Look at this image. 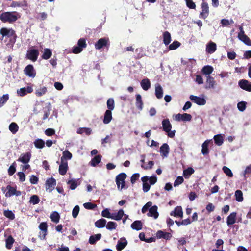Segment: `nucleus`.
I'll return each mask as SVG.
<instances>
[{
  "label": "nucleus",
  "mask_w": 251,
  "mask_h": 251,
  "mask_svg": "<svg viewBox=\"0 0 251 251\" xmlns=\"http://www.w3.org/2000/svg\"><path fill=\"white\" fill-rule=\"evenodd\" d=\"M0 34L2 35L1 39L4 37L9 38V42L7 45H13L16 41L17 35L12 28L2 27L0 30Z\"/></svg>",
  "instance_id": "1"
},
{
  "label": "nucleus",
  "mask_w": 251,
  "mask_h": 251,
  "mask_svg": "<svg viewBox=\"0 0 251 251\" xmlns=\"http://www.w3.org/2000/svg\"><path fill=\"white\" fill-rule=\"evenodd\" d=\"M16 12H4L0 15V19L3 23H13L18 19Z\"/></svg>",
  "instance_id": "2"
},
{
  "label": "nucleus",
  "mask_w": 251,
  "mask_h": 251,
  "mask_svg": "<svg viewBox=\"0 0 251 251\" xmlns=\"http://www.w3.org/2000/svg\"><path fill=\"white\" fill-rule=\"evenodd\" d=\"M163 130L167 132V135L170 138H173L175 135L176 131H171L172 125L168 119H164L162 122Z\"/></svg>",
  "instance_id": "3"
},
{
  "label": "nucleus",
  "mask_w": 251,
  "mask_h": 251,
  "mask_svg": "<svg viewBox=\"0 0 251 251\" xmlns=\"http://www.w3.org/2000/svg\"><path fill=\"white\" fill-rule=\"evenodd\" d=\"M127 175L125 173H121L116 177V183L119 190H121L126 185L125 179Z\"/></svg>",
  "instance_id": "4"
},
{
  "label": "nucleus",
  "mask_w": 251,
  "mask_h": 251,
  "mask_svg": "<svg viewBox=\"0 0 251 251\" xmlns=\"http://www.w3.org/2000/svg\"><path fill=\"white\" fill-rule=\"evenodd\" d=\"M86 46V40L84 38H80L78 41L77 46L73 47L72 52L75 54L79 53Z\"/></svg>",
  "instance_id": "5"
},
{
  "label": "nucleus",
  "mask_w": 251,
  "mask_h": 251,
  "mask_svg": "<svg viewBox=\"0 0 251 251\" xmlns=\"http://www.w3.org/2000/svg\"><path fill=\"white\" fill-rule=\"evenodd\" d=\"M110 45L109 39L107 38L99 39L95 44V48L97 50H100L102 48H108Z\"/></svg>",
  "instance_id": "6"
},
{
  "label": "nucleus",
  "mask_w": 251,
  "mask_h": 251,
  "mask_svg": "<svg viewBox=\"0 0 251 251\" xmlns=\"http://www.w3.org/2000/svg\"><path fill=\"white\" fill-rule=\"evenodd\" d=\"M39 228L40 230L38 237L41 240H46V235L48 233V225L46 222H42L39 226Z\"/></svg>",
  "instance_id": "7"
},
{
  "label": "nucleus",
  "mask_w": 251,
  "mask_h": 251,
  "mask_svg": "<svg viewBox=\"0 0 251 251\" xmlns=\"http://www.w3.org/2000/svg\"><path fill=\"white\" fill-rule=\"evenodd\" d=\"M240 32L238 33V37L240 40L248 46H251V40L245 34L242 26L239 27Z\"/></svg>",
  "instance_id": "8"
},
{
  "label": "nucleus",
  "mask_w": 251,
  "mask_h": 251,
  "mask_svg": "<svg viewBox=\"0 0 251 251\" xmlns=\"http://www.w3.org/2000/svg\"><path fill=\"white\" fill-rule=\"evenodd\" d=\"M39 52L37 49H30L27 51L26 57L28 59L35 62L38 58Z\"/></svg>",
  "instance_id": "9"
},
{
  "label": "nucleus",
  "mask_w": 251,
  "mask_h": 251,
  "mask_svg": "<svg viewBox=\"0 0 251 251\" xmlns=\"http://www.w3.org/2000/svg\"><path fill=\"white\" fill-rule=\"evenodd\" d=\"M56 185V181L53 177L48 178L46 181V189L49 192H51Z\"/></svg>",
  "instance_id": "10"
},
{
  "label": "nucleus",
  "mask_w": 251,
  "mask_h": 251,
  "mask_svg": "<svg viewBox=\"0 0 251 251\" xmlns=\"http://www.w3.org/2000/svg\"><path fill=\"white\" fill-rule=\"evenodd\" d=\"M201 9L202 11L200 14V18L205 19L208 17L209 11L208 3L204 0L201 3Z\"/></svg>",
  "instance_id": "11"
},
{
  "label": "nucleus",
  "mask_w": 251,
  "mask_h": 251,
  "mask_svg": "<svg viewBox=\"0 0 251 251\" xmlns=\"http://www.w3.org/2000/svg\"><path fill=\"white\" fill-rule=\"evenodd\" d=\"M192 118L191 115L188 113H179L174 115V119L177 121H190Z\"/></svg>",
  "instance_id": "12"
},
{
  "label": "nucleus",
  "mask_w": 251,
  "mask_h": 251,
  "mask_svg": "<svg viewBox=\"0 0 251 251\" xmlns=\"http://www.w3.org/2000/svg\"><path fill=\"white\" fill-rule=\"evenodd\" d=\"M24 72L26 75L30 77L34 78L36 76V71L31 64L27 65L24 69Z\"/></svg>",
  "instance_id": "13"
},
{
  "label": "nucleus",
  "mask_w": 251,
  "mask_h": 251,
  "mask_svg": "<svg viewBox=\"0 0 251 251\" xmlns=\"http://www.w3.org/2000/svg\"><path fill=\"white\" fill-rule=\"evenodd\" d=\"M239 86L243 90L248 92H251V82L246 79H241L239 81Z\"/></svg>",
  "instance_id": "14"
},
{
  "label": "nucleus",
  "mask_w": 251,
  "mask_h": 251,
  "mask_svg": "<svg viewBox=\"0 0 251 251\" xmlns=\"http://www.w3.org/2000/svg\"><path fill=\"white\" fill-rule=\"evenodd\" d=\"M159 151L163 158L168 157L170 151L169 145L167 143L163 144L160 148Z\"/></svg>",
  "instance_id": "15"
},
{
  "label": "nucleus",
  "mask_w": 251,
  "mask_h": 251,
  "mask_svg": "<svg viewBox=\"0 0 251 251\" xmlns=\"http://www.w3.org/2000/svg\"><path fill=\"white\" fill-rule=\"evenodd\" d=\"M190 99L192 101L199 105H204L206 102L204 98L194 95H191Z\"/></svg>",
  "instance_id": "16"
},
{
  "label": "nucleus",
  "mask_w": 251,
  "mask_h": 251,
  "mask_svg": "<svg viewBox=\"0 0 251 251\" xmlns=\"http://www.w3.org/2000/svg\"><path fill=\"white\" fill-rule=\"evenodd\" d=\"M158 207L156 205H153L149 209V213L147 215L149 217H153L156 219L159 216V213L157 211Z\"/></svg>",
  "instance_id": "17"
},
{
  "label": "nucleus",
  "mask_w": 251,
  "mask_h": 251,
  "mask_svg": "<svg viewBox=\"0 0 251 251\" xmlns=\"http://www.w3.org/2000/svg\"><path fill=\"white\" fill-rule=\"evenodd\" d=\"M31 156V155L29 152L22 154L21 156L18 158V161L22 162L24 164H27L29 162Z\"/></svg>",
  "instance_id": "18"
},
{
  "label": "nucleus",
  "mask_w": 251,
  "mask_h": 251,
  "mask_svg": "<svg viewBox=\"0 0 251 251\" xmlns=\"http://www.w3.org/2000/svg\"><path fill=\"white\" fill-rule=\"evenodd\" d=\"M237 213L233 212L231 213L227 217L226 223L228 226L233 225L236 222Z\"/></svg>",
  "instance_id": "19"
},
{
  "label": "nucleus",
  "mask_w": 251,
  "mask_h": 251,
  "mask_svg": "<svg viewBox=\"0 0 251 251\" xmlns=\"http://www.w3.org/2000/svg\"><path fill=\"white\" fill-rule=\"evenodd\" d=\"M68 169V163L66 161H61L59 166V173L61 175H65Z\"/></svg>",
  "instance_id": "20"
},
{
  "label": "nucleus",
  "mask_w": 251,
  "mask_h": 251,
  "mask_svg": "<svg viewBox=\"0 0 251 251\" xmlns=\"http://www.w3.org/2000/svg\"><path fill=\"white\" fill-rule=\"evenodd\" d=\"M149 179V177L147 176L141 178V180L143 182V191L144 192H147L150 189V184L148 182Z\"/></svg>",
  "instance_id": "21"
},
{
  "label": "nucleus",
  "mask_w": 251,
  "mask_h": 251,
  "mask_svg": "<svg viewBox=\"0 0 251 251\" xmlns=\"http://www.w3.org/2000/svg\"><path fill=\"white\" fill-rule=\"evenodd\" d=\"M216 44L213 42L210 41L206 45V51L208 53L212 54L214 53L216 50Z\"/></svg>",
  "instance_id": "22"
},
{
  "label": "nucleus",
  "mask_w": 251,
  "mask_h": 251,
  "mask_svg": "<svg viewBox=\"0 0 251 251\" xmlns=\"http://www.w3.org/2000/svg\"><path fill=\"white\" fill-rule=\"evenodd\" d=\"M170 215L174 217H179L182 218L183 217L182 207L180 206L175 207L174 210L170 213Z\"/></svg>",
  "instance_id": "23"
},
{
  "label": "nucleus",
  "mask_w": 251,
  "mask_h": 251,
  "mask_svg": "<svg viewBox=\"0 0 251 251\" xmlns=\"http://www.w3.org/2000/svg\"><path fill=\"white\" fill-rule=\"evenodd\" d=\"M112 119V111L106 110L104 114L103 122L105 124H109Z\"/></svg>",
  "instance_id": "24"
},
{
  "label": "nucleus",
  "mask_w": 251,
  "mask_h": 251,
  "mask_svg": "<svg viewBox=\"0 0 251 251\" xmlns=\"http://www.w3.org/2000/svg\"><path fill=\"white\" fill-rule=\"evenodd\" d=\"M156 236L158 238H163L166 240H169L172 237L170 233L163 232L162 230L158 231L156 233Z\"/></svg>",
  "instance_id": "25"
},
{
  "label": "nucleus",
  "mask_w": 251,
  "mask_h": 251,
  "mask_svg": "<svg viewBox=\"0 0 251 251\" xmlns=\"http://www.w3.org/2000/svg\"><path fill=\"white\" fill-rule=\"evenodd\" d=\"M124 215V210L123 209H120L117 213H112L110 218L116 221H119L122 219Z\"/></svg>",
  "instance_id": "26"
},
{
  "label": "nucleus",
  "mask_w": 251,
  "mask_h": 251,
  "mask_svg": "<svg viewBox=\"0 0 251 251\" xmlns=\"http://www.w3.org/2000/svg\"><path fill=\"white\" fill-rule=\"evenodd\" d=\"M131 227L134 230L138 231L142 229L143 224L141 221L136 220L132 223Z\"/></svg>",
  "instance_id": "27"
},
{
  "label": "nucleus",
  "mask_w": 251,
  "mask_h": 251,
  "mask_svg": "<svg viewBox=\"0 0 251 251\" xmlns=\"http://www.w3.org/2000/svg\"><path fill=\"white\" fill-rule=\"evenodd\" d=\"M155 94L156 98L158 99H160L163 97V89L161 85L159 84L155 86Z\"/></svg>",
  "instance_id": "28"
},
{
  "label": "nucleus",
  "mask_w": 251,
  "mask_h": 251,
  "mask_svg": "<svg viewBox=\"0 0 251 251\" xmlns=\"http://www.w3.org/2000/svg\"><path fill=\"white\" fill-rule=\"evenodd\" d=\"M163 43L165 45H168L171 41V34L168 31H165L163 34Z\"/></svg>",
  "instance_id": "29"
},
{
  "label": "nucleus",
  "mask_w": 251,
  "mask_h": 251,
  "mask_svg": "<svg viewBox=\"0 0 251 251\" xmlns=\"http://www.w3.org/2000/svg\"><path fill=\"white\" fill-rule=\"evenodd\" d=\"M15 241L12 235H9L5 240V247L7 249H11Z\"/></svg>",
  "instance_id": "30"
},
{
  "label": "nucleus",
  "mask_w": 251,
  "mask_h": 251,
  "mask_svg": "<svg viewBox=\"0 0 251 251\" xmlns=\"http://www.w3.org/2000/svg\"><path fill=\"white\" fill-rule=\"evenodd\" d=\"M206 88H213L215 85L216 82L213 77L210 75H208L206 79Z\"/></svg>",
  "instance_id": "31"
},
{
  "label": "nucleus",
  "mask_w": 251,
  "mask_h": 251,
  "mask_svg": "<svg viewBox=\"0 0 251 251\" xmlns=\"http://www.w3.org/2000/svg\"><path fill=\"white\" fill-rule=\"evenodd\" d=\"M136 107L141 110L143 109V103L142 100L141 96L140 94H137L136 96Z\"/></svg>",
  "instance_id": "32"
},
{
  "label": "nucleus",
  "mask_w": 251,
  "mask_h": 251,
  "mask_svg": "<svg viewBox=\"0 0 251 251\" xmlns=\"http://www.w3.org/2000/svg\"><path fill=\"white\" fill-rule=\"evenodd\" d=\"M141 86L142 89L145 91L148 90L151 87V82L148 78L143 79L141 82Z\"/></svg>",
  "instance_id": "33"
},
{
  "label": "nucleus",
  "mask_w": 251,
  "mask_h": 251,
  "mask_svg": "<svg viewBox=\"0 0 251 251\" xmlns=\"http://www.w3.org/2000/svg\"><path fill=\"white\" fill-rule=\"evenodd\" d=\"M215 144L217 146H221L224 142V138L222 134H217L214 136Z\"/></svg>",
  "instance_id": "34"
},
{
  "label": "nucleus",
  "mask_w": 251,
  "mask_h": 251,
  "mask_svg": "<svg viewBox=\"0 0 251 251\" xmlns=\"http://www.w3.org/2000/svg\"><path fill=\"white\" fill-rule=\"evenodd\" d=\"M101 238V234L100 233H99L97 234H95L94 235H91L89 237V242L91 244H95L96 242L100 240Z\"/></svg>",
  "instance_id": "35"
},
{
  "label": "nucleus",
  "mask_w": 251,
  "mask_h": 251,
  "mask_svg": "<svg viewBox=\"0 0 251 251\" xmlns=\"http://www.w3.org/2000/svg\"><path fill=\"white\" fill-rule=\"evenodd\" d=\"M84 133L86 135H90L92 133V130L88 127H80L77 129V133L82 134Z\"/></svg>",
  "instance_id": "36"
},
{
  "label": "nucleus",
  "mask_w": 251,
  "mask_h": 251,
  "mask_svg": "<svg viewBox=\"0 0 251 251\" xmlns=\"http://www.w3.org/2000/svg\"><path fill=\"white\" fill-rule=\"evenodd\" d=\"M209 143V141L207 140L205 141L202 144L201 153L204 155H207L209 153V150H208Z\"/></svg>",
  "instance_id": "37"
},
{
  "label": "nucleus",
  "mask_w": 251,
  "mask_h": 251,
  "mask_svg": "<svg viewBox=\"0 0 251 251\" xmlns=\"http://www.w3.org/2000/svg\"><path fill=\"white\" fill-rule=\"evenodd\" d=\"M51 55H52L51 50L48 48H45L44 50V52L42 55V58L43 59L48 60L51 57Z\"/></svg>",
  "instance_id": "38"
},
{
  "label": "nucleus",
  "mask_w": 251,
  "mask_h": 251,
  "mask_svg": "<svg viewBox=\"0 0 251 251\" xmlns=\"http://www.w3.org/2000/svg\"><path fill=\"white\" fill-rule=\"evenodd\" d=\"M19 126L15 122L11 123L9 126V130L13 134H16L19 130Z\"/></svg>",
  "instance_id": "39"
},
{
  "label": "nucleus",
  "mask_w": 251,
  "mask_h": 251,
  "mask_svg": "<svg viewBox=\"0 0 251 251\" xmlns=\"http://www.w3.org/2000/svg\"><path fill=\"white\" fill-rule=\"evenodd\" d=\"M125 241L122 242L120 240H119L117 242V244L116 245V249L118 251H120L124 249L127 244V242L126 239H124Z\"/></svg>",
  "instance_id": "40"
},
{
  "label": "nucleus",
  "mask_w": 251,
  "mask_h": 251,
  "mask_svg": "<svg viewBox=\"0 0 251 251\" xmlns=\"http://www.w3.org/2000/svg\"><path fill=\"white\" fill-rule=\"evenodd\" d=\"M106 223V220L102 218L97 220L95 223V225L97 228H101L104 227L105 226Z\"/></svg>",
  "instance_id": "41"
},
{
  "label": "nucleus",
  "mask_w": 251,
  "mask_h": 251,
  "mask_svg": "<svg viewBox=\"0 0 251 251\" xmlns=\"http://www.w3.org/2000/svg\"><path fill=\"white\" fill-rule=\"evenodd\" d=\"M101 155L95 156L90 162L91 166L94 167L96 166L101 161Z\"/></svg>",
  "instance_id": "42"
},
{
  "label": "nucleus",
  "mask_w": 251,
  "mask_h": 251,
  "mask_svg": "<svg viewBox=\"0 0 251 251\" xmlns=\"http://www.w3.org/2000/svg\"><path fill=\"white\" fill-rule=\"evenodd\" d=\"M34 144L35 147L38 149H42L45 146L44 141L41 139H36Z\"/></svg>",
  "instance_id": "43"
},
{
  "label": "nucleus",
  "mask_w": 251,
  "mask_h": 251,
  "mask_svg": "<svg viewBox=\"0 0 251 251\" xmlns=\"http://www.w3.org/2000/svg\"><path fill=\"white\" fill-rule=\"evenodd\" d=\"M6 189L8 190L5 195L6 197H10L15 194V192H16V188L12 187L10 185H8L6 187Z\"/></svg>",
  "instance_id": "44"
},
{
  "label": "nucleus",
  "mask_w": 251,
  "mask_h": 251,
  "mask_svg": "<svg viewBox=\"0 0 251 251\" xmlns=\"http://www.w3.org/2000/svg\"><path fill=\"white\" fill-rule=\"evenodd\" d=\"M213 71V67L209 65L204 66L202 69L203 74L208 75L212 73Z\"/></svg>",
  "instance_id": "45"
},
{
  "label": "nucleus",
  "mask_w": 251,
  "mask_h": 251,
  "mask_svg": "<svg viewBox=\"0 0 251 251\" xmlns=\"http://www.w3.org/2000/svg\"><path fill=\"white\" fill-rule=\"evenodd\" d=\"M72 157V153L68 150H66L63 152V156L61 157V161H65V159L70 160Z\"/></svg>",
  "instance_id": "46"
},
{
  "label": "nucleus",
  "mask_w": 251,
  "mask_h": 251,
  "mask_svg": "<svg viewBox=\"0 0 251 251\" xmlns=\"http://www.w3.org/2000/svg\"><path fill=\"white\" fill-rule=\"evenodd\" d=\"M235 197L236 200L238 202H242L243 201V193L240 190L235 191Z\"/></svg>",
  "instance_id": "47"
},
{
  "label": "nucleus",
  "mask_w": 251,
  "mask_h": 251,
  "mask_svg": "<svg viewBox=\"0 0 251 251\" xmlns=\"http://www.w3.org/2000/svg\"><path fill=\"white\" fill-rule=\"evenodd\" d=\"M4 215L10 220H13L15 219V216L13 212L9 210H4L3 212Z\"/></svg>",
  "instance_id": "48"
},
{
  "label": "nucleus",
  "mask_w": 251,
  "mask_h": 251,
  "mask_svg": "<svg viewBox=\"0 0 251 251\" xmlns=\"http://www.w3.org/2000/svg\"><path fill=\"white\" fill-rule=\"evenodd\" d=\"M107 107L108 109L110 110H113L115 108L114 100L113 98H109L108 99L107 102Z\"/></svg>",
  "instance_id": "49"
},
{
  "label": "nucleus",
  "mask_w": 251,
  "mask_h": 251,
  "mask_svg": "<svg viewBox=\"0 0 251 251\" xmlns=\"http://www.w3.org/2000/svg\"><path fill=\"white\" fill-rule=\"evenodd\" d=\"M194 172V170L191 168L189 167L187 169H185L183 171V175L186 178L189 177V176H191Z\"/></svg>",
  "instance_id": "50"
},
{
  "label": "nucleus",
  "mask_w": 251,
  "mask_h": 251,
  "mask_svg": "<svg viewBox=\"0 0 251 251\" xmlns=\"http://www.w3.org/2000/svg\"><path fill=\"white\" fill-rule=\"evenodd\" d=\"M47 91V88L46 87H43L36 90L35 94L37 96L41 97L46 94Z\"/></svg>",
  "instance_id": "51"
},
{
  "label": "nucleus",
  "mask_w": 251,
  "mask_h": 251,
  "mask_svg": "<svg viewBox=\"0 0 251 251\" xmlns=\"http://www.w3.org/2000/svg\"><path fill=\"white\" fill-rule=\"evenodd\" d=\"M51 221L55 223L59 222L60 219V215L58 212L55 211L50 216Z\"/></svg>",
  "instance_id": "52"
},
{
  "label": "nucleus",
  "mask_w": 251,
  "mask_h": 251,
  "mask_svg": "<svg viewBox=\"0 0 251 251\" xmlns=\"http://www.w3.org/2000/svg\"><path fill=\"white\" fill-rule=\"evenodd\" d=\"M181 45V43L177 41H174L169 46V50H174L176 49Z\"/></svg>",
  "instance_id": "53"
},
{
  "label": "nucleus",
  "mask_w": 251,
  "mask_h": 251,
  "mask_svg": "<svg viewBox=\"0 0 251 251\" xmlns=\"http://www.w3.org/2000/svg\"><path fill=\"white\" fill-rule=\"evenodd\" d=\"M9 95L6 94L0 97V108L8 100Z\"/></svg>",
  "instance_id": "54"
},
{
  "label": "nucleus",
  "mask_w": 251,
  "mask_h": 251,
  "mask_svg": "<svg viewBox=\"0 0 251 251\" xmlns=\"http://www.w3.org/2000/svg\"><path fill=\"white\" fill-rule=\"evenodd\" d=\"M40 201V199L39 197L36 195H34L31 196L29 200V202L33 204V205H35L38 204Z\"/></svg>",
  "instance_id": "55"
},
{
  "label": "nucleus",
  "mask_w": 251,
  "mask_h": 251,
  "mask_svg": "<svg viewBox=\"0 0 251 251\" xmlns=\"http://www.w3.org/2000/svg\"><path fill=\"white\" fill-rule=\"evenodd\" d=\"M224 173L229 177H232L233 176V174L231 170L226 166H224L222 168Z\"/></svg>",
  "instance_id": "56"
},
{
  "label": "nucleus",
  "mask_w": 251,
  "mask_h": 251,
  "mask_svg": "<svg viewBox=\"0 0 251 251\" xmlns=\"http://www.w3.org/2000/svg\"><path fill=\"white\" fill-rule=\"evenodd\" d=\"M117 226V225L116 223L110 221L108 222L106 226V227L107 229L112 230L116 229Z\"/></svg>",
  "instance_id": "57"
},
{
  "label": "nucleus",
  "mask_w": 251,
  "mask_h": 251,
  "mask_svg": "<svg viewBox=\"0 0 251 251\" xmlns=\"http://www.w3.org/2000/svg\"><path fill=\"white\" fill-rule=\"evenodd\" d=\"M16 163L14 162L8 168V173L9 176H12L16 172Z\"/></svg>",
  "instance_id": "58"
},
{
  "label": "nucleus",
  "mask_w": 251,
  "mask_h": 251,
  "mask_svg": "<svg viewBox=\"0 0 251 251\" xmlns=\"http://www.w3.org/2000/svg\"><path fill=\"white\" fill-rule=\"evenodd\" d=\"M67 183L70 184V189L71 190H75L77 186V183L75 179L69 180Z\"/></svg>",
  "instance_id": "59"
},
{
  "label": "nucleus",
  "mask_w": 251,
  "mask_h": 251,
  "mask_svg": "<svg viewBox=\"0 0 251 251\" xmlns=\"http://www.w3.org/2000/svg\"><path fill=\"white\" fill-rule=\"evenodd\" d=\"M237 107L240 111H244L246 108V102L245 101L239 102L237 104Z\"/></svg>",
  "instance_id": "60"
},
{
  "label": "nucleus",
  "mask_w": 251,
  "mask_h": 251,
  "mask_svg": "<svg viewBox=\"0 0 251 251\" xmlns=\"http://www.w3.org/2000/svg\"><path fill=\"white\" fill-rule=\"evenodd\" d=\"M184 181V179L182 176H178L176 179L175 180L174 183V186L176 187L181 184H182Z\"/></svg>",
  "instance_id": "61"
},
{
  "label": "nucleus",
  "mask_w": 251,
  "mask_h": 251,
  "mask_svg": "<svg viewBox=\"0 0 251 251\" xmlns=\"http://www.w3.org/2000/svg\"><path fill=\"white\" fill-rule=\"evenodd\" d=\"M84 208L86 209L92 210L96 207V205L91 202H86L83 204Z\"/></svg>",
  "instance_id": "62"
},
{
  "label": "nucleus",
  "mask_w": 251,
  "mask_h": 251,
  "mask_svg": "<svg viewBox=\"0 0 251 251\" xmlns=\"http://www.w3.org/2000/svg\"><path fill=\"white\" fill-rule=\"evenodd\" d=\"M139 173L133 174L131 177V183L132 184H134L139 179Z\"/></svg>",
  "instance_id": "63"
},
{
  "label": "nucleus",
  "mask_w": 251,
  "mask_h": 251,
  "mask_svg": "<svg viewBox=\"0 0 251 251\" xmlns=\"http://www.w3.org/2000/svg\"><path fill=\"white\" fill-rule=\"evenodd\" d=\"M79 212V207L78 205H76L74 207L72 211V216L73 218H75L78 215Z\"/></svg>",
  "instance_id": "64"
}]
</instances>
